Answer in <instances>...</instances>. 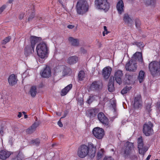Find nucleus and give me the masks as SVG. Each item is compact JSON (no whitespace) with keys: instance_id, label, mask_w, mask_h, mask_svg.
<instances>
[{"instance_id":"1","label":"nucleus","mask_w":160,"mask_h":160,"mask_svg":"<svg viewBox=\"0 0 160 160\" xmlns=\"http://www.w3.org/2000/svg\"><path fill=\"white\" fill-rule=\"evenodd\" d=\"M96 152V147L91 143L87 146L83 144L78 148L77 152L78 156L80 158H83L87 155L91 158L94 157Z\"/></svg>"},{"instance_id":"2","label":"nucleus","mask_w":160,"mask_h":160,"mask_svg":"<svg viewBox=\"0 0 160 160\" xmlns=\"http://www.w3.org/2000/svg\"><path fill=\"white\" fill-rule=\"evenodd\" d=\"M122 153L125 159L129 158L130 160H137L138 157L135 154L134 147L133 143L126 142L122 148Z\"/></svg>"},{"instance_id":"3","label":"nucleus","mask_w":160,"mask_h":160,"mask_svg":"<svg viewBox=\"0 0 160 160\" xmlns=\"http://www.w3.org/2000/svg\"><path fill=\"white\" fill-rule=\"evenodd\" d=\"M36 51L38 56L41 59H45L47 57L48 49L45 43L38 44L36 47Z\"/></svg>"},{"instance_id":"4","label":"nucleus","mask_w":160,"mask_h":160,"mask_svg":"<svg viewBox=\"0 0 160 160\" xmlns=\"http://www.w3.org/2000/svg\"><path fill=\"white\" fill-rule=\"evenodd\" d=\"M76 8L77 13L82 15L88 11V5L85 0H79L77 2Z\"/></svg>"},{"instance_id":"5","label":"nucleus","mask_w":160,"mask_h":160,"mask_svg":"<svg viewBox=\"0 0 160 160\" xmlns=\"http://www.w3.org/2000/svg\"><path fill=\"white\" fill-rule=\"evenodd\" d=\"M95 4L97 8L105 12L108 11L109 8V4L107 0H95Z\"/></svg>"},{"instance_id":"6","label":"nucleus","mask_w":160,"mask_h":160,"mask_svg":"<svg viewBox=\"0 0 160 160\" xmlns=\"http://www.w3.org/2000/svg\"><path fill=\"white\" fill-rule=\"evenodd\" d=\"M149 69L152 75H157L160 71V62L156 61L151 62L149 65Z\"/></svg>"},{"instance_id":"7","label":"nucleus","mask_w":160,"mask_h":160,"mask_svg":"<svg viewBox=\"0 0 160 160\" xmlns=\"http://www.w3.org/2000/svg\"><path fill=\"white\" fill-rule=\"evenodd\" d=\"M66 68L67 67L64 65L56 66L53 68L54 74L60 78L64 77L67 74Z\"/></svg>"},{"instance_id":"8","label":"nucleus","mask_w":160,"mask_h":160,"mask_svg":"<svg viewBox=\"0 0 160 160\" xmlns=\"http://www.w3.org/2000/svg\"><path fill=\"white\" fill-rule=\"evenodd\" d=\"M138 147L139 154L144 155L148 148L146 146H144L142 137H139L138 139Z\"/></svg>"},{"instance_id":"9","label":"nucleus","mask_w":160,"mask_h":160,"mask_svg":"<svg viewBox=\"0 0 160 160\" xmlns=\"http://www.w3.org/2000/svg\"><path fill=\"white\" fill-rule=\"evenodd\" d=\"M153 124L150 122L144 124L143 132L146 136H149L153 133Z\"/></svg>"},{"instance_id":"10","label":"nucleus","mask_w":160,"mask_h":160,"mask_svg":"<svg viewBox=\"0 0 160 160\" xmlns=\"http://www.w3.org/2000/svg\"><path fill=\"white\" fill-rule=\"evenodd\" d=\"M138 66L136 61L133 60H131L126 65L125 68L127 70L134 72L136 70Z\"/></svg>"},{"instance_id":"11","label":"nucleus","mask_w":160,"mask_h":160,"mask_svg":"<svg viewBox=\"0 0 160 160\" xmlns=\"http://www.w3.org/2000/svg\"><path fill=\"white\" fill-rule=\"evenodd\" d=\"M92 133L95 137L98 139H102L104 135V131L102 128L96 127L94 128Z\"/></svg>"},{"instance_id":"12","label":"nucleus","mask_w":160,"mask_h":160,"mask_svg":"<svg viewBox=\"0 0 160 160\" xmlns=\"http://www.w3.org/2000/svg\"><path fill=\"white\" fill-rule=\"evenodd\" d=\"M133 105L135 109H139L142 107V102L141 97L140 94H138L135 97Z\"/></svg>"},{"instance_id":"13","label":"nucleus","mask_w":160,"mask_h":160,"mask_svg":"<svg viewBox=\"0 0 160 160\" xmlns=\"http://www.w3.org/2000/svg\"><path fill=\"white\" fill-rule=\"evenodd\" d=\"M112 71V68L109 66L105 67L102 70V75L106 80L108 78Z\"/></svg>"},{"instance_id":"14","label":"nucleus","mask_w":160,"mask_h":160,"mask_svg":"<svg viewBox=\"0 0 160 160\" xmlns=\"http://www.w3.org/2000/svg\"><path fill=\"white\" fill-rule=\"evenodd\" d=\"M123 77L122 72L121 70H118L115 71L114 73V78L116 82L119 84L122 82Z\"/></svg>"},{"instance_id":"15","label":"nucleus","mask_w":160,"mask_h":160,"mask_svg":"<svg viewBox=\"0 0 160 160\" xmlns=\"http://www.w3.org/2000/svg\"><path fill=\"white\" fill-rule=\"evenodd\" d=\"M98 118L99 120L103 124L108 125V120L102 112H100L98 114Z\"/></svg>"},{"instance_id":"16","label":"nucleus","mask_w":160,"mask_h":160,"mask_svg":"<svg viewBox=\"0 0 160 160\" xmlns=\"http://www.w3.org/2000/svg\"><path fill=\"white\" fill-rule=\"evenodd\" d=\"M132 60L134 61L137 60L141 63H143L142 53L139 52H136L134 54L132 57Z\"/></svg>"},{"instance_id":"17","label":"nucleus","mask_w":160,"mask_h":160,"mask_svg":"<svg viewBox=\"0 0 160 160\" xmlns=\"http://www.w3.org/2000/svg\"><path fill=\"white\" fill-rule=\"evenodd\" d=\"M11 152L6 150H2L0 151V158L4 160L9 157L11 154Z\"/></svg>"},{"instance_id":"18","label":"nucleus","mask_w":160,"mask_h":160,"mask_svg":"<svg viewBox=\"0 0 160 160\" xmlns=\"http://www.w3.org/2000/svg\"><path fill=\"white\" fill-rule=\"evenodd\" d=\"M41 76L44 78H48L51 75V71L50 68L48 66L46 67V68L41 72Z\"/></svg>"},{"instance_id":"19","label":"nucleus","mask_w":160,"mask_h":160,"mask_svg":"<svg viewBox=\"0 0 160 160\" xmlns=\"http://www.w3.org/2000/svg\"><path fill=\"white\" fill-rule=\"evenodd\" d=\"M117 8L118 13L121 14L124 10V5L122 0H120L117 3Z\"/></svg>"},{"instance_id":"20","label":"nucleus","mask_w":160,"mask_h":160,"mask_svg":"<svg viewBox=\"0 0 160 160\" xmlns=\"http://www.w3.org/2000/svg\"><path fill=\"white\" fill-rule=\"evenodd\" d=\"M79 60L78 57L76 56L69 57L67 59V63L70 65H72L76 63Z\"/></svg>"},{"instance_id":"21","label":"nucleus","mask_w":160,"mask_h":160,"mask_svg":"<svg viewBox=\"0 0 160 160\" xmlns=\"http://www.w3.org/2000/svg\"><path fill=\"white\" fill-rule=\"evenodd\" d=\"M102 86V83L101 82L94 81L91 84L90 88L92 90H97L99 88Z\"/></svg>"},{"instance_id":"22","label":"nucleus","mask_w":160,"mask_h":160,"mask_svg":"<svg viewBox=\"0 0 160 160\" xmlns=\"http://www.w3.org/2000/svg\"><path fill=\"white\" fill-rule=\"evenodd\" d=\"M8 82L9 85L13 86L17 82V77L14 74H12L9 77Z\"/></svg>"},{"instance_id":"23","label":"nucleus","mask_w":160,"mask_h":160,"mask_svg":"<svg viewBox=\"0 0 160 160\" xmlns=\"http://www.w3.org/2000/svg\"><path fill=\"white\" fill-rule=\"evenodd\" d=\"M30 40L32 50L34 52L35 45L39 41V38L35 36H32L30 37Z\"/></svg>"},{"instance_id":"24","label":"nucleus","mask_w":160,"mask_h":160,"mask_svg":"<svg viewBox=\"0 0 160 160\" xmlns=\"http://www.w3.org/2000/svg\"><path fill=\"white\" fill-rule=\"evenodd\" d=\"M39 126V124L37 122H34L30 128L27 130V132L29 134L32 133L35 131L36 128Z\"/></svg>"},{"instance_id":"25","label":"nucleus","mask_w":160,"mask_h":160,"mask_svg":"<svg viewBox=\"0 0 160 160\" xmlns=\"http://www.w3.org/2000/svg\"><path fill=\"white\" fill-rule=\"evenodd\" d=\"M27 14L29 15L28 20L29 22L31 21L35 16V12L33 7L31 9L28 10Z\"/></svg>"},{"instance_id":"26","label":"nucleus","mask_w":160,"mask_h":160,"mask_svg":"<svg viewBox=\"0 0 160 160\" xmlns=\"http://www.w3.org/2000/svg\"><path fill=\"white\" fill-rule=\"evenodd\" d=\"M72 87V85L70 84L67 87L63 88L61 91V95L64 96L66 95L67 93L69 91Z\"/></svg>"},{"instance_id":"27","label":"nucleus","mask_w":160,"mask_h":160,"mask_svg":"<svg viewBox=\"0 0 160 160\" xmlns=\"http://www.w3.org/2000/svg\"><path fill=\"white\" fill-rule=\"evenodd\" d=\"M68 40L70 43L74 46H78L79 44V41L77 39L70 37L68 38Z\"/></svg>"},{"instance_id":"28","label":"nucleus","mask_w":160,"mask_h":160,"mask_svg":"<svg viewBox=\"0 0 160 160\" xmlns=\"http://www.w3.org/2000/svg\"><path fill=\"white\" fill-rule=\"evenodd\" d=\"M145 77V72L142 70L140 71L139 73V75L138 79L140 83L142 82L144 80Z\"/></svg>"},{"instance_id":"29","label":"nucleus","mask_w":160,"mask_h":160,"mask_svg":"<svg viewBox=\"0 0 160 160\" xmlns=\"http://www.w3.org/2000/svg\"><path fill=\"white\" fill-rule=\"evenodd\" d=\"M29 92L32 97H35L37 93V90L36 87L35 86L32 87L30 90Z\"/></svg>"},{"instance_id":"30","label":"nucleus","mask_w":160,"mask_h":160,"mask_svg":"<svg viewBox=\"0 0 160 160\" xmlns=\"http://www.w3.org/2000/svg\"><path fill=\"white\" fill-rule=\"evenodd\" d=\"M144 3L148 6H154L156 3V0H143Z\"/></svg>"},{"instance_id":"31","label":"nucleus","mask_w":160,"mask_h":160,"mask_svg":"<svg viewBox=\"0 0 160 160\" xmlns=\"http://www.w3.org/2000/svg\"><path fill=\"white\" fill-rule=\"evenodd\" d=\"M124 21L127 23H131L132 22V19L130 18L128 14H125L123 17Z\"/></svg>"},{"instance_id":"32","label":"nucleus","mask_w":160,"mask_h":160,"mask_svg":"<svg viewBox=\"0 0 160 160\" xmlns=\"http://www.w3.org/2000/svg\"><path fill=\"white\" fill-rule=\"evenodd\" d=\"M149 101L148 102L146 103V109L148 112H150L152 110L151 108L152 107V100L150 99H149Z\"/></svg>"},{"instance_id":"33","label":"nucleus","mask_w":160,"mask_h":160,"mask_svg":"<svg viewBox=\"0 0 160 160\" xmlns=\"http://www.w3.org/2000/svg\"><path fill=\"white\" fill-rule=\"evenodd\" d=\"M104 150L103 149H100L98 152L97 156V158L98 160L102 158L104 153Z\"/></svg>"},{"instance_id":"34","label":"nucleus","mask_w":160,"mask_h":160,"mask_svg":"<svg viewBox=\"0 0 160 160\" xmlns=\"http://www.w3.org/2000/svg\"><path fill=\"white\" fill-rule=\"evenodd\" d=\"M84 78V72L83 71H81L79 72L78 74L79 80L82 81Z\"/></svg>"},{"instance_id":"35","label":"nucleus","mask_w":160,"mask_h":160,"mask_svg":"<svg viewBox=\"0 0 160 160\" xmlns=\"http://www.w3.org/2000/svg\"><path fill=\"white\" fill-rule=\"evenodd\" d=\"M131 89V88L130 87H126L125 88H124L121 91V93L122 94L126 93L128 92Z\"/></svg>"},{"instance_id":"36","label":"nucleus","mask_w":160,"mask_h":160,"mask_svg":"<svg viewBox=\"0 0 160 160\" xmlns=\"http://www.w3.org/2000/svg\"><path fill=\"white\" fill-rule=\"evenodd\" d=\"M24 53L26 55H28L32 53L30 49L29 46H27L25 48Z\"/></svg>"},{"instance_id":"37","label":"nucleus","mask_w":160,"mask_h":160,"mask_svg":"<svg viewBox=\"0 0 160 160\" xmlns=\"http://www.w3.org/2000/svg\"><path fill=\"white\" fill-rule=\"evenodd\" d=\"M94 95H91L89 96L88 99L87 100V102L89 104L91 103L94 100Z\"/></svg>"},{"instance_id":"38","label":"nucleus","mask_w":160,"mask_h":160,"mask_svg":"<svg viewBox=\"0 0 160 160\" xmlns=\"http://www.w3.org/2000/svg\"><path fill=\"white\" fill-rule=\"evenodd\" d=\"M113 83H109L108 86V90L110 92H112L114 90V87Z\"/></svg>"},{"instance_id":"39","label":"nucleus","mask_w":160,"mask_h":160,"mask_svg":"<svg viewBox=\"0 0 160 160\" xmlns=\"http://www.w3.org/2000/svg\"><path fill=\"white\" fill-rule=\"evenodd\" d=\"M11 39L10 37H8L6 38L2 41V43L5 44L7 42H8Z\"/></svg>"},{"instance_id":"40","label":"nucleus","mask_w":160,"mask_h":160,"mask_svg":"<svg viewBox=\"0 0 160 160\" xmlns=\"http://www.w3.org/2000/svg\"><path fill=\"white\" fill-rule=\"evenodd\" d=\"M104 31L103 32V36H105V34H107L109 33V32L108 31V30L107 29V28L106 26H104Z\"/></svg>"},{"instance_id":"41","label":"nucleus","mask_w":160,"mask_h":160,"mask_svg":"<svg viewBox=\"0 0 160 160\" xmlns=\"http://www.w3.org/2000/svg\"><path fill=\"white\" fill-rule=\"evenodd\" d=\"M33 143L36 145H38L40 143V141L38 139H36L33 141Z\"/></svg>"},{"instance_id":"42","label":"nucleus","mask_w":160,"mask_h":160,"mask_svg":"<svg viewBox=\"0 0 160 160\" xmlns=\"http://www.w3.org/2000/svg\"><path fill=\"white\" fill-rule=\"evenodd\" d=\"M140 22L139 20H136L135 22L136 27L137 28H139L140 25Z\"/></svg>"},{"instance_id":"43","label":"nucleus","mask_w":160,"mask_h":160,"mask_svg":"<svg viewBox=\"0 0 160 160\" xmlns=\"http://www.w3.org/2000/svg\"><path fill=\"white\" fill-rule=\"evenodd\" d=\"M6 6L5 5H3L0 8V14L6 8Z\"/></svg>"},{"instance_id":"44","label":"nucleus","mask_w":160,"mask_h":160,"mask_svg":"<svg viewBox=\"0 0 160 160\" xmlns=\"http://www.w3.org/2000/svg\"><path fill=\"white\" fill-rule=\"evenodd\" d=\"M25 14L23 12L21 13L19 15V16L18 17V18L19 19L22 20V19L24 16Z\"/></svg>"},{"instance_id":"45","label":"nucleus","mask_w":160,"mask_h":160,"mask_svg":"<svg viewBox=\"0 0 160 160\" xmlns=\"http://www.w3.org/2000/svg\"><path fill=\"white\" fill-rule=\"evenodd\" d=\"M103 160H114L113 158L111 157H105Z\"/></svg>"},{"instance_id":"46","label":"nucleus","mask_w":160,"mask_h":160,"mask_svg":"<svg viewBox=\"0 0 160 160\" xmlns=\"http://www.w3.org/2000/svg\"><path fill=\"white\" fill-rule=\"evenodd\" d=\"M58 125L60 127H62L63 126V124L60 120L58 121Z\"/></svg>"},{"instance_id":"47","label":"nucleus","mask_w":160,"mask_h":160,"mask_svg":"<svg viewBox=\"0 0 160 160\" xmlns=\"http://www.w3.org/2000/svg\"><path fill=\"white\" fill-rule=\"evenodd\" d=\"M67 27L69 29H72L74 27V26L72 25H69Z\"/></svg>"},{"instance_id":"48","label":"nucleus","mask_w":160,"mask_h":160,"mask_svg":"<svg viewBox=\"0 0 160 160\" xmlns=\"http://www.w3.org/2000/svg\"><path fill=\"white\" fill-rule=\"evenodd\" d=\"M14 139L12 137H11L10 138L9 142L12 143L13 141H14Z\"/></svg>"},{"instance_id":"49","label":"nucleus","mask_w":160,"mask_h":160,"mask_svg":"<svg viewBox=\"0 0 160 160\" xmlns=\"http://www.w3.org/2000/svg\"><path fill=\"white\" fill-rule=\"evenodd\" d=\"M110 81L111 82H113L114 81V78L113 77H111Z\"/></svg>"},{"instance_id":"50","label":"nucleus","mask_w":160,"mask_h":160,"mask_svg":"<svg viewBox=\"0 0 160 160\" xmlns=\"http://www.w3.org/2000/svg\"><path fill=\"white\" fill-rule=\"evenodd\" d=\"M22 113L21 112H19L18 115V118H20L22 117Z\"/></svg>"},{"instance_id":"51","label":"nucleus","mask_w":160,"mask_h":160,"mask_svg":"<svg viewBox=\"0 0 160 160\" xmlns=\"http://www.w3.org/2000/svg\"><path fill=\"white\" fill-rule=\"evenodd\" d=\"M151 156V155H149L146 158V160H149Z\"/></svg>"},{"instance_id":"52","label":"nucleus","mask_w":160,"mask_h":160,"mask_svg":"<svg viewBox=\"0 0 160 160\" xmlns=\"http://www.w3.org/2000/svg\"><path fill=\"white\" fill-rule=\"evenodd\" d=\"M18 157L15 159V160H16V159L18 160H21L22 159L21 158H20L19 159L18 158Z\"/></svg>"},{"instance_id":"53","label":"nucleus","mask_w":160,"mask_h":160,"mask_svg":"<svg viewBox=\"0 0 160 160\" xmlns=\"http://www.w3.org/2000/svg\"><path fill=\"white\" fill-rule=\"evenodd\" d=\"M24 118H28V116L27 115H26V114H25L24 115Z\"/></svg>"},{"instance_id":"54","label":"nucleus","mask_w":160,"mask_h":160,"mask_svg":"<svg viewBox=\"0 0 160 160\" xmlns=\"http://www.w3.org/2000/svg\"><path fill=\"white\" fill-rule=\"evenodd\" d=\"M22 113L24 115L26 113L25 112H22Z\"/></svg>"},{"instance_id":"55","label":"nucleus","mask_w":160,"mask_h":160,"mask_svg":"<svg viewBox=\"0 0 160 160\" xmlns=\"http://www.w3.org/2000/svg\"><path fill=\"white\" fill-rule=\"evenodd\" d=\"M59 2H60V3H61V2H62V1H61V0H58Z\"/></svg>"},{"instance_id":"56","label":"nucleus","mask_w":160,"mask_h":160,"mask_svg":"<svg viewBox=\"0 0 160 160\" xmlns=\"http://www.w3.org/2000/svg\"><path fill=\"white\" fill-rule=\"evenodd\" d=\"M56 114L57 115H60V114H58V112H57L56 113Z\"/></svg>"}]
</instances>
